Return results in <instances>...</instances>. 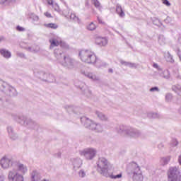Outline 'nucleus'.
Returning <instances> with one entry per match:
<instances>
[{
    "label": "nucleus",
    "instance_id": "1",
    "mask_svg": "<svg viewBox=\"0 0 181 181\" xmlns=\"http://www.w3.org/2000/svg\"><path fill=\"white\" fill-rule=\"evenodd\" d=\"M127 172L128 175H132V179L134 181L144 180L142 171H141V168L136 163H131L127 167Z\"/></svg>",
    "mask_w": 181,
    "mask_h": 181
},
{
    "label": "nucleus",
    "instance_id": "2",
    "mask_svg": "<svg viewBox=\"0 0 181 181\" xmlns=\"http://www.w3.org/2000/svg\"><path fill=\"white\" fill-rule=\"evenodd\" d=\"M79 57L81 62L88 64H95L97 62V56L91 50L83 49L80 51Z\"/></svg>",
    "mask_w": 181,
    "mask_h": 181
},
{
    "label": "nucleus",
    "instance_id": "3",
    "mask_svg": "<svg viewBox=\"0 0 181 181\" xmlns=\"http://www.w3.org/2000/svg\"><path fill=\"white\" fill-rule=\"evenodd\" d=\"M0 91H2L6 95H8L9 97L18 95L16 89L2 79H0Z\"/></svg>",
    "mask_w": 181,
    "mask_h": 181
},
{
    "label": "nucleus",
    "instance_id": "4",
    "mask_svg": "<svg viewBox=\"0 0 181 181\" xmlns=\"http://www.w3.org/2000/svg\"><path fill=\"white\" fill-rule=\"evenodd\" d=\"M61 64L68 70H76L78 67V62L69 56L64 57Z\"/></svg>",
    "mask_w": 181,
    "mask_h": 181
},
{
    "label": "nucleus",
    "instance_id": "5",
    "mask_svg": "<svg viewBox=\"0 0 181 181\" xmlns=\"http://www.w3.org/2000/svg\"><path fill=\"white\" fill-rule=\"evenodd\" d=\"M110 165V163L108 162V160L104 157H100L98 158V160L97 162V170L100 173V175H103V176H108V165Z\"/></svg>",
    "mask_w": 181,
    "mask_h": 181
},
{
    "label": "nucleus",
    "instance_id": "6",
    "mask_svg": "<svg viewBox=\"0 0 181 181\" xmlns=\"http://www.w3.org/2000/svg\"><path fill=\"white\" fill-rule=\"evenodd\" d=\"M167 175L168 181H181V174L179 167H170Z\"/></svg>",
    "mask_w": 181,
    "mask_h": 181
},
{
    "label": "nucleus",
    "instance_id": "7",
    "mask_svg": "<svg viewBox=\"0 0 181 181\" xmlns=\"http://www.w3.org/2000/svg\"><path fill=\"white\" fill-rule=\"evenodd\" d=\"M79 154L87 160H92V159L95 158V155H97V149L94 148H86L83 150H81Z\"/></svg>",
    "mask_w": 181,
    "mask_h": 181
},
{
    "label": "nucleus",
    "instance_id": "8",
    "mask_svg": "<svg viewBox=\"0 0 181 181\" xmlns=\"http://www.w3.org/2000/svg\"><path fill=\"white\" fill-rule=\"evenodd\" d=\"M8 179L9 181H25V177L20 174L16 169H12L8 171Z\"/></svg>",
    "mask_w": 181,
    "mask_h": 181
},
{
    "label": "nucleus",
    "instance_id": "9",
    "mask_svg": "<svg viewBox=\"0 0 181 181\" xmlns=\"http://www.w3.org/2000/svg\"><path fill=\"white\" fill-rule=\"evenodd\" d=\"M13 163V160L7 156H4L1 160H0V165L2 168V169H9V167L12 165Z\"/></svg>",
    "mask_w": 181,
    "mask_h": 181
},
{
    "label": "nucleus",
    "instance_id": "10",
    "mask_svg": "<svg viewBox=\"0 0 181 181\" xmlns=\"http://www.w3.org/2000/svg\"><path fill=\"white\" fill-rule=\"evenodd\" d=\"M125 134L131 138H139V136L141 135V133L139 130L132 127H127L125 129Z\"/></svg>",
    "mask_w": 181,
    "mask_h": 181
},
{
    "label": "nucleus",
    "instance_id": "11",
    "mask_svg": "<svg viewBox=\"0 0 181 181\" xmlns=\"http://www.w3.org/2000/svg\"><path fill=\"white\" fill-rule=\"evenodd\" d=\"M81 73V74H83L85 77H87L90 80H92V81H100V77L93 72H88L82 70Z\"/></svg>",
    "mask_w": 181,
    "mask_h": 181
},
{
    "label": "nucleus",
    "instance_id": "12",
    "mask_svg": "<svg viewBox=\"0 0 181 181\" xmlns=\"http://www.w3.org/2000/svg\"><path fill=\"white\" fill-rule=\"evenodd\" d=\"M25 126L27 127V128H30V129H37L39 128V124L36 123V122L32 120V119H28L24 122Z\"/></svg>",
    "mask_w": 181,
    "mask_h": 181
},
{
    "label": "nucleus",
    "instance_id": "13",
    "mask_svg": "<svg viewBox=\"0 0 181 181\" xmlns=\"http://www.w3.org/2000/svg\"><path fill=\"white\" fill-rule=\"evenodd\" d=\"M71 162L75 170H77V169H80V168H81V165H83V160H81V158H71Z\"/></svg>",
    "mask_w": 181,
    "mask_h": 181
},
{
    "label": "nucleus",
    "instance_id": "14",
    "mask_svg": "<svg viewBox=\"0 0 181 181\" xmlns=\"http://www.w3.org/2000/svg\"><path fill=\"white\" fill-rule=\"evenodd\" d=\"M81 122H82V124H83V125H84V127H86V128H90V129H91V124H94V122H92L91 119H90L89 118H88L86 117H81Z\"/></svg>",
    "mask_w": 181,
    "mask_h": 181
},
{
    "label": "nucleus",
    "instance_id": "15",
    "mask_svg": "<svg viewBox=\"0 0 181 181\" xmlns=\"http://www.w3.org/2000/svg\"><path fill=\"white\" fill-rule=\"evenodd\" d=\"M54 57H56L58 62L62 64V62H63V58L65 56H63V51L61 49H55L54 52Z\"/></svg>",
    "mask_w": 181,
    "mask_h": 181
},
{
    "label": "nucleus",
    "instance_id": "16",
    "mask_svg": "<svg viewBox=\"0 0 181 181\" xmlns=\"http://www.w3.org/2000/svg\"><path fill=\"white\" fill-rule=\"evenodd\" d=\"M95 43L98 46H107L108 45V40L106 37H98L95 39Z\"/></svg>",
    "mask_w": 181,
    "mask_h": 181
},
{
    "label": "nucleus",
    "instance_id": "17",
    "mask_svg": "<svg viewBox=\"0 0 181 181\" xmlns=\"http://www.w3.org/2000/svg\"><path fill=\"white\" fill-rule=\"evenodd\" d=\"M59 13L64 15L66 19H69V14L70 13V8H69V6L66 4H64Z\"/></svg>",
    "mask_w": 181,
    "mask_h": 181
},
{
    "label": "nucleus",
    "instance_id": "18",
    "mask_svg": "<svg viewBox=\"0 0 181 181\" xmlns=\"http://www.w3.org/2000/svg\"><path fill=\"white\" fill-rule=\"evenodd\" d=\"M7 132L11 139H13V141H15V139H18V134L15 133V132L13 131V128H12V127H7Z\"/></svg>",
    "mask_w": 181,
    "mask_h": 181
},
{
    "label": "nucleus",
    "instance_id": "19",
    "mask_svg": "<svg viewBox=\"0 0 181 181\" xmlns=\"http://www.w3.org/2000/svg\"><path fill=\"white\" fill-rule=\"evenodd\" d=\"M108 177L110 179H113L114 180H117L118 179L122 178V172L119 171L118 173L114 171L112 174H110Z\"/></svg>",
    "mask_w": 181,
    "mask_h": 181
},
{
    "label": "nucleus",
    "instance_id": "20",
    "mask_svg": "<svg viewBox=\"0 0 181 181\" xmlns=\"http://www.w3.org/2000/svg\"><path fill=\"white\" fill-rule=\"evenodd\" d=\"M18 170L22 175H25V173H28V166H26L25 164L18 163L17 165Z\"/></svg>",
    "mask_w": 181,
    "mask_h": 181
},
{
    "label": "nucleus",
    "instance_id": "21",
    "mask_svg": "<svg viewBox=\"0 0 181 181\" xmlns=\"http://www.w3.org/2000/svg\"><path fill=\"white\" fill-rule=\"evenodd\" d=\"M90 129L95 132H103V126L100 124L92 123Z\"/></svg>",
    "mask_w": 181,
    "mask_h": 181
},
{
    "label": "nucleus",
    "instance_id": "22",
    "mask_svg": "<svg viewBox=\"0 0 181 181\" xmlns=\"http://www.w3.org/2000/svg\"><path fill=\"white\" fill-rule=\"evenodd\" d=\"M50 42V49H53V47H56L60 45V39L59 38H52L49 40Z\"/></svg>",
    "mask_w": 181,
    "mask_h": 181
},
{
    "label": "nucleus",
    "instance_id": "23",
    "mask_svg": "<svg viewBox=\"0 0 181 181\" xmlns=\"http://www.w3.org/2000/svg\"><path fill=\"white\" fill-rule=\"evenodd\" d=\"M76 87H78V88H80L81 90H82L83 91V94L85 95H86V97H91V90H90L87 86H81L78 85H76Z\"/></svg>",
    "mask_w": 181,
    "mask_h": 181
},
{
    "label": "nucleus",
    "instance_id": "24",
    "mask_svg": "<svg viewBox=\"0 0 181 181\" xmlns=\"http://www.w3.org/2000/svg\"><path fill=\"white\" fill-rule=\"evenodd\" d=\"M46 1L47 2L48 5H51L52 6V8L54 9V11H56V12L60 13L62 10L60 9L59 4L56 3L53 4V0H46Z\"/></svg>",
    "mask_w": 181,
    "mask_h": 181
},
{
    "label": "nucleus",
    "instance_id": "25",
    "mask_svg": "<svg viewBox=\"0 0 181 181\" xmlns=\"http://www.w3.org/2000/svg\"><path fill=\"white\" fill-rule=\"evenodd\" d=\"M0 53L5 59H11L12 54L8 49H2L0 50Z\"/></svg>",
    "mask_w": 181,
    "mask_h": 181
},
{
    "label": "nucleus",
    "instance_id": "26",
    "mask_svg": "<svg viewBox=\"0 0 181 181\" xmlns=\"http://www.w3.org/2000/svg\"><path fill=\"white\" fill-rule=\"evenodd\" d=\"M40 180V174L37 170H33L31 173V181Z\"/></svg>",
    "mask_w": 181,
    "mask_h": 181
},
{
    "label": "nucleus",
    "instance_id": "27",
    "mask_svg": "<svg viewBox=\"0 0 181 181\" xmlns=\"http://www.w3.org/2000/svg\"><path fill=\"white\" fill-rule=\"evenodd\" d=\"M127 127H125L124 124H119L117 125L115 127V130L118 134H125V129H127Z\"/></svg>",
    "mask_w": 181,
    "mask_h": 181
},
{
    "label": "nucleus",
    "instance_id": "28",
    "mask_svg": "<svg viewBox=\"0 0 181 181\" xmlns=\"http://www.w3.org/2000/svg\"><path fill=\"white\" fill-rule=\"evenodd\" d=\"M69 18L71 22H76V23H80V19L74 12H71V14L69 15Z\"/></svg>",
    "mask_w": 181,
    "mask_h": 181
},
{
    "label": "nucleus",
    "instance_id": "29",
    "mask_svg": "<svg viewBox=\"0 0 181 181\" xmlns=\"http://www.w3.org/2000/svg\"><path fill=\"white\" fill-rule=\"evenodd\" d=\"M116 12L120 16V18H124L125 16V13L122 11V7L119 4H117L116 6Z\"/></svg>",
    "mask_w": 181,
    "mask_h": 181
},
{
    "label": "nucleus",
    "instance_id": "30",
    "mask_svg": "<svg viewBox=\"0 0 181 181\" xmlns=\"http://www.w3.org/2000/svg\"><path fill=\"white\" fill-rule=\"evenodd\" d=\"M159 75L160 77H163V78H165L166 80L169 79L170 77V74L169 73L168 70H165L163 71H160Z\"/></svg>",
    "mask_w": 181,
    "mask_h": 181
},
{
    "label": "nucleus",
    "instance_id": "31",
    "mask_svg": "<svg viewBox=\"0 0 181 181\" xmlns=\"http://www.w3.org/2000/svg\"><path fill=\"white\" fill-rule=\"evenodd\" d=\"M95 114H96L98 118L100 119L101 121H107L108 120V117H107V115H104L103 112L96 111Z\"/></svg>",
    "mask_w": 181,
    "mask_h": 181
},
{
    "label": "nucleus",
    "instance_id": "32",
    "mask_svg": "<svg viewBox=\"0 0 181 181\" xmlns=\"http://www.w3.org/2000/svg\"><path fill=\"white\" fill-rule=\"evenodd\" d=\"M17 122H19L21 125H24L25 127V122L26 119H29V118H26L25 116H18V117L16 119Z\"/></svg>",
    "mask_w": 181,
    "mask_h": 181
},
{
    "label": "nucleus",
    "instance_id": "33",
    "mask_svg": "<svg viewBox=\"0 0 181 181\" xmlns=\"http://www.w3.org/2000/svg\"><path fill=\"white\" fill-rule=\"evenodd\" d=\"M173 91H175L178 95H180L181 94V86L180 85H173L172 86Z\"/></svg>",
    "mask_w": 181,
    "mask_h": 181
},
{
    "label": "nucleus",
    "instance_id": "34",
    "mask_svg": "<svg viewBox=\"0 0 181 181\" xmlns=\"http://www.w3.org/2000/svg\"><path fill=\"white\" fill-rule=\"evenodd\" d=\"M25 49L28 50V52H31V53H37L39 52V47H35V48L32 47H25Z\"/></svg>",
    "mask_w": 181,
    "mask_h": 181
},
{
    "label": "nucleus",
    "instance_id": "35",
    "mask_svg": "<svg viewBox=\"0 0 181 181\" xmlns=\"http://www.w3.org/2000/svg\"><path fill=\"white\" fill-rule=\"evenodd\" d=\"M44 26H45V28H49V29H57V28H59V25H57V24L52 23L45 24Z\"/></svg>",
    "mask_w": 181,
    "mask_h": 181
},
{
    "label": "nucleus",
    "instance_id": "36",
    "mask_svg": "<svg viewBox=\"0 0 181 181\" xmlns=\"http://www.w3.org/2000/svg\"><path fill=\"white\" fill-rule=\"evenodd\" d=\"M170 162V157L163 158L160 160L161 165H168Z\"/></svg>",
    "mask_w": 181,
    "mask_h": 181
},
{
    "label": "nucleus",
    "instance_id": "37",
    "mask_svg": "<svg viewBox=\"0 0 181 181\" xmlns=\"http://www.w3.org/2000/svg\"><path fill=\"white\" fill-rule=\"evenodd\" d=\"M87 29L88 30H95V29H97V26L95 25V24H94V23H90L89 25H88L87 26Z\"/></svg>",
    "mask_w": 181,
    "mask_h": 181
},
{
    "label": "nucleus",
    "instance_id": "38",
    "mask_svg": "<svg viewBox=\"0 0 181 181\" xmlns=\"http://www.w3.org/2000/svg\"><path fill=\"white\" fill-rule=\"evenodd\" d=\"M151 20L153 25H156V26H160V25H162V23H160V21H159L156 17H153V18H151Z\"/></svg>",
    "mask_w": 181,
    "mask_h": 181
},
{
    "label": "nucleus",
    "instance_id": "39",
    "mask_svg": "<svg viewBox=\"0 0 181 181\" xmlns=\"http://www.w3.org/2000/svg\"><path fill=\"white\" fill-rule=\"evenodd\" d=\"M158 43L162 46L166 43V40L163 35H160L158 37Z\"/></svg>",
    "mask_w": 181,
    "mask_h": 181
},
{
    "label": "nucleus",
    "instance_id": "40",
    "mask_svg": "<svg viewBox=\"0 0 181 181\" xmlns=\"http://www.w3.org/2000/svg\"><path fill=\"white\" fill-rule=\"evenodd\" d=\"M173 98V95H172V93H167L165 95V101L167 103H170Z\"/></svg>",
    "mask_w": 181,
    "mask_h": 181
},
{
    "label": "nucleus",
    "instance_id": "41",
    "mask_svg": "<svg viewBox=\"0 0 181 181\" xmlns=\"http://www.w3.org/2000/svg\"><path fill=\"white\" fill-rule=\"evenodd\" d=\"M167 62H169L170 63L175 62V60H173V57L169 52L167 53Z\"/></svg>",
    "mask_w": 181,
    "mask_h": 181
},
{
    "label": "nucleus",
    "instance_id": "42",
    "mask_svg": "<svg viewBox=\"0 0 181 181\" xmlns=\"http://www.w3.org/2000/svg\"><path fill=\"white\" fill-rule=\"evenodd\" d=\"M78 175L79 177H86V176H87V173H86V171L83 169H81L79 170L78 172Z\"/></svg>",
    "mask_w": 181,
    "mask_h": 181
},
{
    "label": "nucleus",
    "instance_id": "43",
    "mask_svg": "<svg viewBox=\"0 0 181 181\" xmlns=\"http://www.w3.org/2000/svg\"><path fill=\"white\" fill-rule=\"evenodd\" d=\"M127 67H129L130 69H136V67H138V64L128 62Z\"/></svg>",
    "mask_w": 181,
    "mask_h": 181
},
{
    "label": "nucleus",
    "instance_id": "44",
    "mask_svg": "<svg viewBox=\"0 0 181 181\" xmlns=\"http://www.w3.org/2000/svg\"><path fill=\"white\" fill-rule=\"evenodd\" d=\"M127 67H129L130 69H136V67H138V64L128 62Z\"/></svg>",
    "mask_w": 181,
    "mask_h": 181
},
{
    "label": "nucleus",
    "instance_id": "45",
    "mask_svg": "<svg viewBox=\"0 0 181 181\" xmlns=\"http://www.w3.org/2000/svg\"><path fill=\"white\" fill-rule=\"evenodd\" d=\"M30 19H33V22H38L39 21V16L35 15L34 13H32L30 16Z\"/></svg>",
    "mask_w": 181,
    "mask_h": 181
},
{
    "label": "nucleus",
    "instance_id": "46",
    "mask_svg": "<svg viewBox=\"0 0 181 181\" xmlns=\"http://www.w3.org/2000/svg\"><path fill=\"white\" fill-rule=\"evenodd\" d=\"M54 81V76L53 75L49 74L48 78L45 79V81H48V83H53Z\"/></svg>",
    "mask_w": 181,
    "mask_h": 181
},
{
    "label": "nucleus",
    "instance_id": "47",
    "mask_svg": "<svg viewBox=\"0 0 181 181\" xmlns=\"http://www.w3.org/2000/svg\"><path fill=\"white\" fill-rule=\"evenodd\" d=\"M148 118H158L159 117V115L158 113H153V112H149L148 114Z\"/></svg>",
    "mask_w": 181,
    "mask_h": 181
},
{
    "label": "nucleus",
    "instance_id": "48",
    "mask_svg": "<svg viewBox=\"0 0 181 181\" xmlns=\"http://www.w3.org/2000/svg\"><path fill=\"white\" fill-rule=\"evenodd\" d=\"M59 45H61V47H63L64 49H69V45L66 42L62 41V40H60Z\"/></svg>",
    "mask_w": 181,
    "mask_h": 181
},
{
    "label": "nucleus",
    "instance_id": "49",
    "mask_svg": "<svg viewBox=\"0 0 181 181\" xmlns=\"http://www.w3.org/2000/svg\"><path fill=\"white\" fill-rule=\"evenodd\" d=\"M149 91L151 93H154L155 91H157V93H158L159 91V88H158L157 86H155V87H153V88H151Z\"/></svg>",
    "mask_w": 181,
    "mask_h": 181
},
{
    "label": "nucleus",
    "instance_id": "50",
    "mask_svg": "<svg viewBox=\"0 0 181 181\" xmlns=\"http://www.w3.org/2000/svg\"><path fill=\"white\" fill-rule=\"evenodd\" d=\"M153 67L154 69H156L157 70H158V71H162V69H161L160 66H159V65H158V64H156V63H154V64H153Z\"/></svg>",
    "mask_w": 181,
    "mask_h": 181
},
{
    "label": "nucleus",
    "instance_id": "51",
    "mask_svg": "<svg viewBox=\"0 0 181 181\" xmlns=\"http://www.w3.org/2000/svg\"><path fill=\"white\" fill-rule=\"evenodd\" d=\"M107 64L106 62H104L103 61L100 62V65H97L98 67L100 68V67H107Z\"/></svg>",
    "mask_w": 181,
    "mask_h": 181
},
{
    "label": "nucleus",
    "instance_id": "52",
    "mask_svg": "<svg viewBox=\"0 0 181 181\" xmlns=\"http://www.w3.org/2000/svg\"><path fill=\"white\" fill-rule=\"evenodd\" d=\"M93 4L95 6V8H100V1H98V0H93Z\"/></svg>",
    "mask_w": 181,
    "mask_h": 181
},
{
    "label": "nucleus",
    "instance_id": "53",
    "mask_svg": "<svg viewBox=\"0 0 181 181\" xmlns=\"http://www.w3.org/2000/svg\"><path fill=\"white\" fill-rule=\"evenodd\" d=\"M16 30L18 32H25V29L23 27H21V26H19V25L16 27Z\"/></svg>",
    "mask_w": 181,
    "mask_h": 181
},
{
    "label": "nucleus",
    "instance_id": "54",
    "mask_svg": "<svg viewBox=\"0 0 181 181\" xmlns=\"http://www.w3.org/2000/svg\"><path fill=\"white\" fill-rule=\"evenodd\" d=\"M9 2H12V0H0V4H9Z\"/></svg>",
    "mask_w": 181,
    "mask_h": 181
},
{
    "label": "nucleus",
    "instance_id": "55",
    "mask_svg": "<svg viewBox=\"0 0 181 181\" xmlns=\"http://www.w3.org/2000/svg\"><path fill=\"white\" fill-rule=\"evenodd\" d=\"M120 64H122V66H126V67H127L128 62H125L124 60H120Z\"/></svg>",
    "mask_w": 181,
    "mask_h": 181
},
{
    "label": "nucleus",
    "instance_id": "56",
    "mask_svg": "<svg viewBox=\"0 0 181 181\" xmlns=\"http://www.w3.org/2000/svg\"><path fill=\"white\" fill-rule=\"evenodd\" d=\"M163 4H164V5H166V6H170V3L168 0H163Z\"/></svg>",
    "mask_w": 181,
    "mask_h": 181
},
{
    "label": "nucleus",
    "instance_id": "57",
    "mask_svg": "<svg viewBox=\"0 0 181 181\" xmlns=\"http://www.w3.org/2000/svg\"><path fill=\"white\" fill-rule=\"evenodd\" d=\"M177 140H173L172 143H171V146H177Z\"/></svg>",
    "mask_w": 181,
    "mask_h": 181
},
{
    "label": "nucleus",
    "instance_id": "58",
    "mask_svg": "<svg viewBox=\"0 0 181 181\" xmlns=\"http://www.w3.org/2000/svg\"><path fill=\"white\" fill-rule=\"evenodd\" d=\"M17 56H18V57H21V59H23V57H25V54L22 52H18Z\"/></svg>",
    "mask_w": 181,
    "mask_h": 181
},
{
    "label": "nucleus",
    "instance_id": "59",
    "mask_svg": "<svg viewBox=\"0 0 181 181\" xmlns=\"http://www.w3.org/2000/svg\"><path fill=\"white\" fill-rule=\"evenodd\" d=\"M0 181H5V175L0 174Z\"/></svg>",
    "mask_w": 181,
    "mask_h": 181
},
{
    "label": "nucleus",
    "instance_id": "60",
    "mask_svg": "<svg viewBox=\"0 0 181 181\" xmlns=\"http://www.w3.org/2000/svg\"><path fill=\"white\" fill-rule=\"evenodd\" d=\"M45 16L47 18H51V17H52V14H50V13H49V12H45Z\"/></svg>",
    "mask_w": 181,
    "mask_h": 181
},
{
    "label": "nucleus",
    "instance_id": "61",
    "mask_svg": "<svg viewBox=\"0 0 181 181\" xmlns=\"http://www.w3.org/2000/svg\"><path fill=\"white\" fill-rule=\"evenodd\" d=\"M177 54L179 57L180 60L181 61V52H180V49L177 50Z\"/></svg>",
    "mask_w": 181,
    "mask_h": 181
},
{
    "label": "nucleus",
    "instance_id": "62",
    "mask_svg": "<svg viewBox=\"0 0 181 181\" xmlns=\"http://www.w3.org/2000/svg\"><path fill=\"white\" fill-rule=\"evenodd\" d=\"M175 77H176V78H178V80H181V76L179 74H175Z\"/></svg>",
    "mask_w": 181,
    "mask_h": 181
},
{
    "label": "nucleus",
    "instance_id": "63",
    "mask_svg": "<svg viewBox=\"0 0 181 181\" xmlns=\"http://www.w3.org/2000/svg\"><path fill=\"white\" fill-rule=\"evenodd\" d=\"M98 21L99 22V23H103V19L100 17H98Z\"/></svg>",
    "mask_w": 181,
    "mask_h": 181
},
{
    "label": "nucleus",
    "instance_id": "64",
    "mask_svg": "<svg viewBox=\"0 0 181 181\" xmlns=\"http://www.w3.org/2000/svg\"><path fill=\"white\" fill-rule=\"evenodd\" d=\"M108 73H114V70L110 68L108 69Z\"/></svg>",
    "mask_w": 181,
    "mask_h": 181
}]
</instances>
